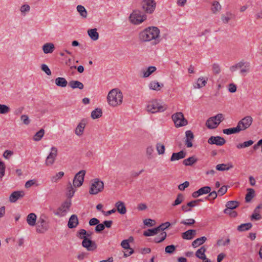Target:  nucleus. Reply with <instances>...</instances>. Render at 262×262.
Returning a JSON list of instances; mask_svg holds the SVG:
<instances>
[{
    "mask_svg": "<svg viewBox=\"0 0 262 262\" xmlns=\"http://www.w3.org/2000/svg\"><path fill=\"white\" fill-rule=\"evenodd\" d=\"M176 246L173 245H169L165 247V251L166 253L172 254L176 250Z\"/></svg>",
    "mask_w": 262,
    "mask_h": 262,
    "instance_id": "53",
    "label": "nucleus"
},
{
    "mask_svg": "<svg viewBox=\"0 0 262 262\" xmlns=\"http://www.w3.org/2000/svg\"><path fill=\"white\" fill-rule=\"evenodd\" d=\"M212 70L215 74H219L221 72L220 66L217 63H214L212 65Z\"/></svg>",
    "mask_w": 262,
    "mask_h": 262,
    "instance_id": "61",
    "label": "nucleus"
},
{
    "mask_svg": "<svg viewBox=\"0 0 262 262\" xmlns=\"http://www.w3.org/2000/svg\"><path fill=\"white\" fill-rule=\"evenodd\" d=\"M196 161L197 159L195 157L192 156L186 159H185L183 161V164H184L186 166H191Z\"/></svg>",
    "mask_w": 262,
    "mask_h": 262,
    "instance_id": "37",
    "label": "nucleus"
},
{
    "mask_svg": "<svg viewBox=\"0 0 262 262\" xmlns=\"http://www.w3.org/2000/svg\"><path fill=\"white\" fill-rule=\"evenodd\" d=\"M159 232L158 227L154 229H149L146 231H145L143 233V235L145 236H152L156 234Z\"/></svg>",
    "mask_w": 262,
    "mask_h": 262,
    "instance_id": "39",
    "label": "nucleus"
},
{
    "mask_svg": "<svg viewBox=\"0 0 262 262\" xmlns=\"http://www.w3.org/2000/svg\"><path fill=\"white\" fill-rule=\"evenodd\" d=\"M224 212L226 214H229L231 217H235L237 216V212L233 211L232 209H225Z\"/></svg>",
    "mask_w": 262,
    "mask_h": 262,
    "instance_id": "58",
    "label": "nucleus"
},
{
    "mask_svg": "<svg viewBox=\"0 0 262 262\" xmlns=\"http://www.w3.org/2000/svg\"><path fill=\"white\" fill-rule=\"evenodd\" d=\"M207 78H205L203 77L198 78L196 81V86H194L195 88L200 89L204 86L207 83Z\"/></svg>",
    "mask_w": 262,
    "mask_h": 262,
    "instance_id": "35",
    "label": "nucleus"
},
{
    "mask_svg": "<svg viewBox=\"0 0 262 262\" xmlns=\"http://www.w3.org/2000/svg\"><path fill=\"white\" fill-rule=\"evenodd\" d=\"M57 148H51V151L47 157L46 165L48 166L52 165L54 163L55 158L57 157Z\"/></svg>",
    "mask_w": 262,
    "mask_h": 262,
    "instance_id": "16",
    "label": "nucleus"
},
{
    "mask_svg": "<svg viewBox=\"0 0 262 262\" xmlns=\"http://www.w3.org/2000/svg\"><path fill=\"white\" fill-rule=\"evenodd\" d=\"M230 167H232V165H231L230 167H227V165L225 164H221L216 165V169L219 171H224L229 170Z\"/></svg>",
    "mask_w": 262,
    "mask_h": 262,
    "instance_id": "49",
    "label": "nucleus"
},
{
    "mask_svg": "<svg viewBox=\"0 0 262 262\" xmlns=\"http://www.w3.org/2000/svg\"><path fill=\"white\" fill-rule=\"evenodd\" d=\"M69 86L73 89H79L82 90L84 86L82 83L77 80H72L70 81Z\"/></svg>",
    "mask_w": 262,
    "mask_h": 262,
    "instance_id": "27",
    "label": "nucleus"
},
{
    "mask_svg": "<svg viewBox=\"0 0 262 262\" xmlns=\"http://www.w3.org/2000/svg\"><path fill=\"white\" fill-rule=\"evenodd\" d=\"M121 246L124 249H129V250H130V251H129V252L128 253H124V257H128V256H130V255H132V254L134 253V250L133 249H132V248H131L130 247V245L129 244V243L127 242V240H126V239L123 240L121 242Z\"/></svg>",
    "mask_w": 262,
    "mask_h": 262,
    "instance_id": "19",
    "label": "nucleus"
},
{
    "mask_svg": "<svg viewBox=\"0 0 262 262\" xmlns=\"http://www.w3.org/2000/svg\"><path fill=\"white\" fill-rule=\"evenodd\" d=\"M195 223V221L193 219H188L185 221H181L180 223L186 226H191Z\"/></svg>",
    "mask_w": 262,
    "mask_h": 262,
    "instance_id": "55",
    "label": "nucleus"
},
{
    "mask_svg": "<svg viewBox=\"0 0 262 262\" xmlns=\"http://www.w3.org/2000/svg\"><path fill=\"white\" fill-rule=\"evenodd\" d=\"M206 251V249L205 246L201 247L199 249H198L195 255L197 257L200 259L203 260V261L205 260L207 258H206V255L205 254V252Z\"/></svg>",
    "mask_w": 262,
    "mask_h": 262,
    "instance_id": "24",
    "label": "nucleus"
},
{
    "mask_svg": "<svg viewBox=\"0 0 262 262\" xmlns=\"http://www.w3.org/2000/svg\"><path fill=\"white\" fill-rule=\"evenodd\" d=\"M252 120L251 117L246 116L238 122L237 126L239 127L241 131L245 130L251 125Z\"/></svg>",
    "mask_w": 262,
    "mask_h": 262,
    "instance_id": "14",
    "label": "nucleus"
},
{
    "mask_svg": "<svg viewBox=\"0 0 262 262\" xmlns=\"http://www.w3.org/2000/svg\"><path fill=\"white\" fill-rule=\"evenodd\" d=\"M239 205V202L236 201H230L227 202L226 209H234Z\"/></svg>",
    "mask_w": 262,
    "mask_h": 262,
    "instance_id": "38",
    "label": "nucleus"
},
{
    "mask_svg": "<svg viewBox=\"0 0 262 262\" xmlns=\"http://www.w3.org/2000/svg\"><path fill=\"white\" fill-rule=\"evenodd\" d=\"M49 228L50 222L48 217L45 214H41L36 223V232L38 233H44Z\"/></svg>",
    "mask_w": 262,
    "mask_h": 262,
    "instance_id": "3",
    "label": "nucleus"
},
{
    "mask_svg": "<svg viewBox=\"0 0 262 262\" xmlns=\"http://www.w3.org/2000/svg\"><path fill=\"white\" fill-rule=\"evenodd\" d=\"M21 120L25 125H28L30 123V120L27 115H23L20 117Z\"/></svg>",
    "mask_w": 262,
    "mask_h": 262,
    "instance_id": "59",
    "label": "nucleus"
},
{
    "mask_svg": "<svg viewBox=\"0 0 262 262\" xmlns=\"http://www.w3.org/2000/svg\"><path fill=\"white\" fill-rule=\"evenodd\" d=\"M82 246L89 251H93L95 250L97 247L96 243L88 237L84 238V239L82 242Z\"/></svg>",
    "mask_w": 262,
    "mask_h": 262,
    "instance_id": "13",
    "label": "nucleus"
},
{
    "mask_svg": "<svg viewBox=\"0 0 262 262\" xmlns=\"http://www.w3.org/2000/svg\"><path fill=\"white\" fill-rule=\"evenodd\" d=\"M102 112L100 108H97L92 112L91 117L93 119H95L99 118L102 116Z\"/></svg>",
    "mask_w": 262,
    "mask_h": 262,
    "instance_id": "40",
    "label": "nucleus"
},
{
    "mask_svg": "<svg viewBox=\"0 0 262 262\" xmlns=\"http://www.w3.org/2000/svg\"><path fill=\"white\" fill-rule=\"evenodd\" d=\"M196 234V231L194 229H189L182 234V237L185 239H191Z\"/></svg>",
    "mask_w": 262,
    "mask_h": 262,
    "instance_id": "21",
    "label": "nucleus"
},
{
    "mask_svg": "<svg viewBox=\"0 0 262 262\" xmlns=\"http://www.w3.org/2000/svg\"><path fill=\"white\" fill-rule=\"evenodd\" d=\"M254 142L252 140H249L247 141H245L243 143L238 144L236 147H247L248 146H251L253 144Z\"/></svg>",
    "mask_w": 262,
    "mask_h": 262,
    "instance_id": "50",
    "label": "nucleus"
},
{
    "mask_svg": "<svg viewBox=\"0 0 262 262\" xmlns=\"http://www.w3.org/2000/svg\"><path fill=\"white\" fill-rule=\"evenodd\" d=\"M252 227V225L250 223L242 224L237 227V230L243 232L249 230Z\"/></svg>",
    "mask_w": 262,
    "mask_h": 262,
    "instance_id": "34",
    "label": "nucleus"
},
{
    "mask_svg": "<svg viewBox=\"0 0 262 262\" xmlns=\"http://www.w3.org/2000/svg\"><path fill=\"white\" fill-rule=\"evenodd\" d=\"M130 21L135 25H139L146 19V16L138 10L134 11L130 15Z\"/></svg>",
    "mask_w": 262,
    "mask_h": 262,
    "instance_id": "8",
    "label": "nucleus"
},
{
    "mask_svg": "<svg viewBox=\"0 0 262 262\" xmlns=\"http://www.w3.org/2000/svg\"><path fill=\"white\" fill-rule=\"evenodd\" d=\"M221 9V6L218 2L215 1L213 2L211 7V10L213 13H216V12L220 11Z\"/></svg>",
    "mask_w": 262,
    "mask_h": 262,
    "instance_id": "44",
    "label": "nucleus"
},
{
    "mask_svg": "<svg viewBox=\"0 0 262 262\" xmlns=\"http://www.w3.org/2000/svg\"><path fill=\"white\" fill-rule=\"evenodd\" d=\"M78 223V219L77 215L73 214L69 220L68 227L70 229L74 228L77 226Z\"/></svg>",
    "mask_w": 262,
    "mask_h": 262,
    "instance_id": "18",
    "label": "nucleus"
},
{
    "mask_svg": "<svg viewBox=\"0 0 262 262\" xmlns=\"http://www.w3.org/2000/svg\"><path fill=\"white\" fill-rule=\"evenodd\" d=\"M155 224V221L151 219H145L144 221V224L148 227L153 226Z\"/></svg>",
    "mask_w": 262,
    "mask_h": 262,
    "instance_id": "63",
    "label": "nucleus"
},
{
    "mask_svg": "<svg viewBox=\"0 0 262 262\" xmlns=\"http://www.w3.org/2000/svg\"><path fill=\"white\" fill-rule=\"evenodd\" d=\"M10 111V107L5 105L0 104V114H6Z\"/></svg>",
    "mask_w": 262,
    "mask_h": 262,
    "instance_id": "47",
    "label": "nucleus"
},
{
    "mask_svg": "<svg viewBox=\"0 0 262 262\" xmlns=\"http://www.w3.org/2000/svg\"><path fill=\"white\" fill-rule=\"evenodd\" d=\"M45 133V130L43 129H40L37 132L33 137V139L35 141H39L43 137Z\"/></svg>",
    "mask_w": 262,
    "mask_h": 262,
    "instance_id": "45",
    "label": "nucleus"
},
{
    "mask_svg": "<svg viewBox=\"0 0 262 262\" xmlns=\"http://www.w3.org/2000/svg\"><path fill=\"white\" fill-rule=\"evenodd\" d=\"M160 30L156 27H149L140 32V39L142 41H149L159 37Z\"/></svg>",
    "mask_w": 262,
    "mask_h": 262,
    "instance_id": "1",
    "label": "nucleus"
},
{
    "mask_svg": "<svg viewBox=\"0 0 262 262\" xmlns=\"http://www.w3.org/2000/svg\"><path fill=\"white\" fill-rule=\"evenodd\" d=\"M54 45L52 43H47L42 46V50L45 54L52 53L54 51Z\"/></svg>",
    "mask_w": 262,
    "mask_h": 262,
    "instance_id": "26",
    "label": "nucleus"
},
{
    "mask_svg": "<svg viewBox=\"0 0 262 262\" xmlns=\"http://www.w3.org/2000/svg\"><path fill=\"white\" fill-rule=\"evenodd\" d=\"M36 215L34 213L29 214L27 216V222L30 226H34L36 224Z\"/></svg>",
    "mask_w": 262,
    "mask_h": 262,
    "instance_id": "23",
    "label": "nucleus"
},
{
    "mask_svg": "<svg viewBox=\"0 0 262 262\" xmlns=\"http://www.w3.org/2000/svg\"><path fill=\"white\" fill-rule=\"evenodd\" d=\"M207 238L205 236L198 238L192 243V246L195 248L204 244Z\"/></svg>",
    "mask_w": 262,
    "mask_h": 262,
    "instance_id": "31",
    "label": "nucleus"
},
{
    "mask_svg": "<svg viewBox=\"0 0 262 262\" xmlns=\"http://www.w3.org/2000/svg\"><path fill=\"white\" fill-rule=\"evenodd\" d=\"M184 200V196L183 194L179 193L177 195V198L175 201L172 203L171 205L173 207L176 206L177 205L181 204Z\"/></svg>",
    "mask_w": 262,
    "mask_h": 262,
    "instance_id": "36",
    "label": "nucleus"
},
{
    "mask_svg": "<svg viewBox=\"0 0 262 262\" xmlns=\"http://www.w3.org/2000/svg\"><path fill=\"white\" fill-rule=\"evenodd\" d=\"M250 67V63L249 62L242 60L235 65L231 66L230 68V70L231 72H234L237 69H240L239 73L243 75L244 73L249 72Z\"/></svg>",
    "mask_w": 262,
    "mask_h": 262,
    "instance_id": "6",
    "label": "nucleus"
},
{
    "mask_svg": "<svg viewBox=\"0 0 262 262\" xmlns=\"http://www.w3.org/2000/svg\"><path fill=\"white\" fill-rule=\"evenodd\" d=\"M211 191V188L209 186H204L199 189V192H200L201 195L207 194Z\"/></svg>",
    "mask_w": 262,
    "mask_h": 262,
    "instance_id": "52",
    "label": "nucleus"
},
{
    "mask_svg": "<svg viewBox=\"0 0 262 262\" xmlns=\"http://www.w3.org/2000/svg\"><path fill=\"white\" fill-rule=\"evenodd\" d=\"M186 140L185 143L187 147H191L192 146V141L193 139V134L191 130H187L185 132Z\"/></svg>",
    "mask_w": 262,
    "mask_h": 262,
    "instance_id": "22",
    "label": "nucleus"
},
{
    "mask_svg": "<svg viewBox=\"0 0 262 262\" xmlns=\"http://www.w3.org/2000/svg\"><path fill=\"white\" fill-rule=\"evenodd\" d=\"M261 215L258 213L257 212H254V213H253L251 217H250V219H251V220H259L261 219Z\"/></svg>",
    "mask_w": 262,
    "mask_h": 262,
    "instance_id": "62",
    "label": "nucleus"
},
{
    "mask_svg": "<svg viewBox=\"0 0 262 262\" xmlns=\"http://www.w3.org/2000/svg\"><path fill=\"white\" fill-rule=\"evenodd\" d=\"M170 225L171 224L169 222H166L164 223H162V224H161L158 227V228L159 231H163L166 229L168 228Z\"/></svg>",
    "mask_w": 262,
    "mask_h": 262,
    "instance_id": "56",
    "label": "nucleus"
},
{
    "mask_svg": "<svg viewBox=\"0 0 262 262\" xmlns=\"http://www.w3.org/2000/svg\"><path fill=\"white\" fill-rule=\"evenodd\" d=\"M85 172V170H81L75 174L73 181L74 187H79L82 185Z\"/></svg>",
    "mask_w": 262,
    "mask_h": 262,
    "instance_id": "11",
    "label": "nucleus"
},
{
    "mask_svg": "<svg viewBox=\"0 0 262 262\" xmlns=\"http://www.w3.org/2000/svg\"><path fill=\"white\" fill-rule=\"evenodd\" d=\"M209 194L206 197V199L211 201L216 198L217 194L215 191H213L208 193Z\"/></svg>",
    "mask_w": 262,
    "mask_h": 262,
    "instance_id": "51",
    "label": "nucleus"
},
{
    "mask_svg": "<svg viewBox=\"0 0 262 262\" xmlns=\"http://www.w3.org/2000/svg\"><path fill=\"white\" fill-rule=\"evenodd\" d=\"M115 207L117 211L121 214L126 213L127 210L124 202L122 201H118L115 203Z\"/></svg>",
    "mask_w": 262,
    "mask_h": 262,
    "instance_id": "20",
    "label": "nucleus"
},
{
    "mask_svg": "<svg viewBox=\"0 0 262 262\" xmlns=\"http://www.w3.org/2000/svg\"><path fill=\"white\" fill-rule=\"evenodd\" d=\"M41 70L44 71L47 75H51V71L50 69L49 68L47 65L45 64H42L41 67Z\"/></svg>",
    "mask_w": 262,
    "mask_h": 262,
    "instance_id": "60",
    "label": "nucleus"
},
{
    "mask_svg": "<svg viewBox=\"0 0 262 262\" xmlns=\"http://www.w3.org/2000/svg\"><path fill=\"white\" fill-rule=\"evenodd\" d=\"M186 156V152L182 150L178 152L173 153L170 161H173L176 160H179L180 159L185 158Z\"/></svg>",
    "mask_w": 262,
    "mask_h": 262,
    "instance_id": "25",
    "label": "nucleus"
},
{
    "mask_svg": "<svg viewBox=\"0 0 262 262\" xmlns=\"http://www.w3.org/2000/svg\"><path fill=\"white\" fill-rule=\"evenodd\" d=\"M241 131V129L239 126H236L235 127L229 128L224 129L223 130L224 134L226 135H231L239 133Z\"/></svg>",
    "mask_w": 262,
    "mask_h": 262,
    "instance_id": "30",
    "label": "nucleus"
},
{
    "mask_svg": "<svg viewBox=\"0 0 262 262\" xmlns=\"http://www.w3.org/2000/svg\"><path fill=\"white\" fill-rule=\"evenodd\" d=\"M189 186V182L188 181H185L183 183L180 184L178 186V188L179 190L183 191L186 188H187Z\"/></svg>",
    "mask_w": 262,
    "mask_h": 262,
    "instance_id": "64",
    "label": "nucleus"
},
{
    "mask_svg": "<svg viewBox=\"0 0 262 262\" xmlns=\"http://www.w3.org/2000/svg\"><path fill=\"white\" fill-rule=\"evenodd\" d=\"M247 193L245 196V202H250L255 196V191L253 188H247Z\"/></svg>",
    "mask_w": 262,
    "mask_h": 262,
    "instance_id": "28",
    "label": "nucleus"
},
{
    "mask_svg": "<svg viewBox=\"0 0 262 262\" xmlns=\"http://www.w3.org/2000/svg\"><path fill=\"white\" fill-rule=\"evenodd\" d=\"M77 11L80 13V15L83 17L85 18L87 16V12L85 9V8L81 6V5H78L77 6Z\"/></svg>",
    "mask_w": 262,
    "mask_h": 262,
    "instance_id": "43",
    "label": "nucleus"
},
{
    "mask_svg": "<svg viewBox=\"0 0 262 262\" xmlns=\"http://www.w3.org/2000/svg\"><path fill=\"white\" fill-rule=\"evenodd\" d=\"M88 33L90 37L93 40H97L99 38V34L97 31V29L95 28L89 30Z\"/></svg>",
    "mask_w": 262,
    "mask_h": 262,
    "instance_id": "29",
    "label": "nucleus"
},
{
    "mask_svg": "<svg viewBox=\"0 0 262 262\" xmlns=\"http://www.w3.org/2000/svg\"><path fill=\"white\" fill-rule=\"evenodd\" d=\"M167 234L165 232H162L160 235L154 238V242L156 243H159L163 242L166 237Z\"/></svg>",
    "mask_w": 262,
    "mask_h": 262,
    "instance_id": "42",
    "label": "nucleus"
},
{
    "mask_svg": "<svg viewBox=\"0 0 262 262\" xmlns=\"http://www.w3.org/2000/svg\"><path fill=\"white\" fill-rule=\"evenodd\" d=\"M156 4L154 0H145L142 4V7L144 11L148 13H151L155 10Z\"/></svg>",
    "mask_w": 262,
    "mask_h": 262,
    "instance_id": "12",
    "label": "nucleus"
},
{
    "mask_svg": "<svg viewBox=\"0 0 262 262\" xmlns=\"http://www.w3.org/2000/svg\"><path fill=\"white\" fill-rule=\"evenodd\" d=\"M166 109V106L157 100H152L148 103L146 110L151 113L163 112Z\"/></svg>",
    "mask_w": 262,
    "mask_h": 262,
    "instance_id": "4",
    "label": "nucleus"
},
{
    "mask_svg": "<svg viewBox=\"0 0 262 262\" xmlns=\"http://www.w3.org/2000/svg\"><path fill=\"white\" fill-rule=\"evenodd\" d=\"M24 191H15L12 192L9 196V201L11 203L16 202L19 199L25 196Z\"/></svg>",
    "mask_w": 262,
    "mask_h": 262,
    "instance_id": "17",
    "label": "nucleus"
},
{
    "mask_svg": "<svg viewBox=\"0 0 262 262\" xmlns=\"http://www.w3.org/2000/svg\"><path fill=\"white\" fill-rule=\"evenodd\" d=\"M171 118L176 127L184 126L188 124L187 120L185 119L182 112H178L173 114Z\"/></svg>",
    "mask_w": 262,
    "mask_h": 262,
    "instance_id": "7",
    "label": "nucleus"
},
{
    "mask_svg": "<svg viewBox=\"0 0 262 262\" xmlns=\"http://www.w3.org/2000/svg\"><path fill=\"white\" fill-rule=\"evenodd\" d=\"M85 127V124L83 123H80L77 125V127L75 129V133L77 136H81L83 132L84 128Z\"/></svg>",
    "mask_w": 262,
    "mask_h": 262,
    "instance_id": "41",
    "label": "nucleus"
},
{
    "mask_svg": "<svg viewBox=\"0 0 262 262\" xmlns=\"http://www.w3.org/2000/svg\"><path fill=\"white\" fill-rule=\"evenodd\" d=\"M230 242V239L229 238H227L225 241H224L223 239H219L217 242V245L219 246H226L228 245Z\"/></svg>",
    "mask_w": 262,
    "mask_h": 262,
    "instance_id": "57",
    "label": "nucleus"
},
{
    "mask_svg": "<svg viewBox=\"0 0 262 262\" xmlns=\"http://www.w3.org/2000/svg\"><path fill=\"white\" fill-rule=\"evenodd\" d=\"M224 120V116L221 113L211 117L206 121V125L210 129H214L217 127L220 123Z\"/></svg>",
    "mask_w": 262,
    "mask_h": 262,
    "instance_id": "5",
    "label": "nucleus"
},
{
    "mask_svg": "<svg viewBox=\"0 0 262 262\" xmlns=\"http://www.w3.org/2000/svg\"><path fill=\"white\" fill-rule=\"evenodd\" d=\"M156 70V68L154 66H150L147 69L143 70V77L144 78L148 77L152 73H154Z\"/></svg>",
    "mask_w": 262,
    "mask_h": 262,
    "instance_id": "33",
    "label": "nucleus"
},
{
    "mask_svg": "<svg viewBox=\"0 0 262 262\" xmlns=\"http://www.w3.org/2000/svg\"><path fill=\"white\" fill-rule=\"evenodd\" d=\"M208 143L210 144H215L217 146H222L225 142V140L220 136H211L208 140Z\"/></svg>",
    "mask_w": 262,
    "mask_h": 262,
    "instance_id": "15",
    "label": "nucleus"
},
{
    "mask_svg": "<svg viewBox=\"0 0 262 262\" xmlns=\"http://www.w3.org/2000/svg\"><path fill=\"white\" fill-rule=\"evenodd\" d=\"M122 99V93L118 89H112L109 92L107 97L108 103L112 106L121 104Z\"/></svg>",
    "mask_w": 262,
    "mask_h": 262,
    "instance_id": "2",
    "label": "nucleus"
},
{
    "mask_svg": "<svg viewBox=\"0 0 262 262\" xmlns=\"http://www.w3.org/2000/svg\"><path fill=\"white\" fill-rule=\"evenodd\" d=\"M149 87L151 90L158 91L159 90L161 85L158 82L151 81L149 84Z\"/></svg>",
    "mask_w": 262,
    "mask_h": 262,
    "instance_id": "46",
    "label": "nucleus"
},
{
    "mask_svg": "<svg viewBox=\"0 0 262 262\" xmlns=\"http://www.w3.org/2000/svg\"><path fill=\"white\" fill-rule=\"evenodd\" d=\"M92 183L89 192L91 194H96L101 192L104 189V184L98 179H94Z\"/></svg>",
    "mask_w": 262,
    "mask_h": 262,
    "instance_id": "9",
    "label": "nucleus"
},
{
    "mask_svg": "<svg viewBox=\"0 0 262 262\" xmlns=\"http://www.w3.org/2000/svg\"><path fill=\"white\" fill-rule=\"evenodd\" d=\"M55 84L58 86L64 88L67 86L68 82L64 78L58 77L55 79Z\"/></svg>",
    "mask_w": 262,
    "mask_h": 262,
    "instance_id": "32",
    "label": "nucleus"
},
{
    "mask_svg": "<svg viewBox=\"0 0 262 262\" xmlns=\"http://www.w3.org/2000/svg\"><path fill=\"white\" fill-rule=\"evenodd\" d=\"M74 192H75V189L72 187L71 184L70 183H69V186L68 187L67 195H68V197L70 198H72L73 196Z\"/></svg>",
    "mask_w": 262,
    "mask_h": 262,
    "instance_id": "54",
    "label": "nucleus"
},
{
    "mask_svg": "<svg viewBox=\"0 0 262 262\" xmlns=\"http://www.w3.org/2000/svg\"><path fill=\"white\" fill-rule=\"evenodd\" d=\"M71 205V201H66L58 208L57 211L54 212V214L57 216H62L64 215L65 213L70 209Z\"/></svg>",
    "mask_w": 262,
    "mask_h": 262,
    "instance_id": "10",
    "label": "nucleus"
},
{
    "mask_svg": "<svg viewBox=\"0 0 262 262\" xmlns=\"http://www.w3.org/2000/svg\"><path fill=\"white\" fill-rule=\"evenodd\" d=\"M64 173L63 171H60L56 173V174L54 176H53L51 178V181L54 182H57L58 180L62 178V177L64 176Z\"/></svg>",
    "mask_w": 262,
    "mask_h": 262,
    "instance_id": "48",
    "label": "nucleus"
}]
</instances>
